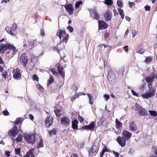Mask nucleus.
<instances>
[{
	"label": "nucleus",
	"instance_id": "obj_1",
	"mask_svg": "<svg viewBox=\"0 0 157 157\" xmlns=\"http://www.w3.org/2000/svg\"><path fill=\"white\" fill-rule=\"evenodd\" d=\"M149 89L145 94H141L142 98L145 99H148L151 98L155 95V90L152 86L148 87Z\"/></svg>",
	"mask_w": 157,
	"mask_h": 157
},
{
	"label": "nucleus",
	"instance_id": "obj_2",
	"mask_svg": "<svg viewBox=\"0 0 157 157\" xmlns=\"http://www.w3.org/2000/svg\"><path fill=\"white\" fill-rule=\"evenodd\" d=\"M155 78V74L154 73H151L148 76L145 77V79L147 83V87L152 86Z\"/></svg>",
	"mask_w": 157,
	"mask_h": 157
},
{
	"label": "nucleus",
	"instance_id": "obj_3",
	"mask_svg": "<svg viewBox=\"0 0 157 157\" xmlns=\"http://www.w3.org/2000/svg\"><path fill=\"white\" fill-rule=\"evenodd\" d=\"M57 35L59 37L60 39L64 37L62 40L61 42H65L66 43L67 41L69 35L68 34H66L65 32L64 31L59 29L57 33Z\"/></svg>",
	"mask_w": 157,
	"mask_h": 157
},
{
	"label": "nucleus",
	"instance_id": "obj_4",
	"mask_svg": "<svg viewBox=\"0 0 157 157\" xmlns=\"http://www.w3.org/2000/svg\"><path fill=\"white\" fill-rule=\"evenodd\" d=\"M135 110L138 111V114L140 116H145L147 114L146 110L137 103H136Z\"/></svg>",
	"mask_w": 157,
	"mask_h": 157
},
{
	"label": "nucleus",
	"instance_id": "obj_5",
	"mask_svg": "<svg viewBox=\"0 0 157 157\" xmlns=\"http://www.w3.org/2000/svg\"><path fill=\"white\" fill-rule=\"evenodd\" d=\"M24 138L26 141L31 144H33L35 141V136L33 134H25Z\"/></svg>",
	"mask_w": 157,
	"mask_h": 157
},
{
	"label": "nucleus",
	"instance_id": "obj_6",
	"mask_svg": "<svg viewBox=\"0 0 157 157\" xmlns=\"http://www.w3.org/2000/svg\"><path fill=\"white\" fill-rule=\"evenodd\" d=\"M17 25L14 23L12 25L11 28L9 26H6L5 28V30L8 33L12 36H15V34L13 32L17 29Z\"/></svg>",
	"mask_w": 157,
	"mask_h": 157
},
{
	"label": "nucleus",
	"instance_id": "obj_7",
	"mask_svg": "<svg viewBox=\"0 0 157 157\" xmlns=\"http://www.w3.org/2000/svg\"><path fill=\"white\" fill-rule=\"evenodd\" d=\"M13 77L15 80H19L21 79V74L20 70L18 68H14L13 70Z\"/></svg>",
	"mask_w": 157,
	"mask_h": 157
},
{
	"label": "nucleus",
	"instance_id": "obj_8",
	"mask_svg": "<svg viewBox=\"0 0 157 157\" xmlns=\"http://www.w3.org/2000/svg\"><path fill=\"white\" fill-rule=\"evenodd\" d=\"M89 11L90 13V17H91L96 20H98L99 19V15L97 12L96 8L90 9L89 10Z\"/></svg>",
	"mask_w": 157,
	"mask_h": 157
},
{
	"label": "nucleus",
	"instance_id": "obj_9",
	"mask_svg": "<svg viewBox=\"0 0 157 157\" xmlns=\"http://www.w3.org/2000/svg\"><path fill=\"white\" fill-rule=\"evenodd\" d=\"M107 78L110 82H114L116 80V76L114 72L111 70L109 71L108 74Z\"/></svg>",
	"mask_w": 157,
	"mask_h": 157
},
{
	"label": "nucleus",
	"instance_id": "obj_10",
	"mask_svg": "<svg viewBox=\"0 0 157 157\" xmlns=\"http://www.w3.org/2000/svg\"><path fill=\"white\" fill-rule=\"evenodd\" d=\"M126 139L123 137L119 136L117 139V141L119 144L122 147H124L126 144Z\"/></svg>",
	"mask_w": 157,
	"mask_h": 157
},
{
	"label": "nucleus",
	"instance_id": "obj_11",
	"mask_svg": "<svg viewBox=\"0 0 157 157\" xmlns=\"http://www.w3.org/2000/svg\"><path fill=\"white\" fill-rule=\"evenodd\" d=\"M11 47H9L8 48V49L9 50L7 52H6V54H11L10 56L11 57L13 56L14 55H15V53L17 52L18 51L16 50V48L14 46L12 45H11Z\"/></svg>",
	"mask_w": 157,
	"mask_h": 157
},
{
	"label": "nucleus",
	"instance_id": "obj_12",
	"mask_svg": "<svg viewBox=\"0 0 157 157\" xmlns=\"http://www.w3.org/2000/svg\"><path fill=\"white\" fill-rule=\"evenodd\" d=\"M18 134V130L17 127L15 126L13 128L10 130L8 132V134L10 136L13 137L16 136V135Z\"/></svg>",
	"mask_w": 157,
	"mask_h": 157
},
{
	"label": "nucleus",
	"instance_id": "obj_13",
	"mask_svg": "<svg viewBox=\"0 0 157 157\" xmlns=\"http://www.w3.org/2000/svg\"><path fill=\"white\" fill-rule=\"evenodd\" d=\"M95 123L92 122L90 124L88 125H85L82 127V129H86L87 130L93 131L94 130L95 126Z\"/></svg>",
	"mask_w": 157,
	"mask_h": 157
},
{
	"label": "nucleus",
	"instance_id": "obj_14",
	"mask_svg": "<svg viewBox=\"0 0 157 157\" xmlns=\"http://www.w3.org/2000/svg\"><path fill=\"white\" fill-rule=\"evenodd\" d=\"M20 60L25 67H26V65L28 63V60L25 53H23L21 55L20 57Z\"/></svg>",
	"mask_w": 157,
	"mask_h": 157
},
{
	"label": "nucleus",
	"instance_id": "obj_15",
	"mask_svg": "<svg viewBox=\"0 0 157 157\" xmlns=\"http://www.w3.org/2000/svg\"><path fill=\"white\" fill-rule=\"evenodd\" d=\"M99 29H105L107 28V25L103 21H98Z\"/></svg>",
	"mask_w": 157,
	"mask_h": 157
},
{
	"label": "nucleus",
	"instance_id": "obj_16",
	"mask_svg": "<svg viewBox=\"0 0 157 157\" xmlns=\"http://www.w3.org/2000/svg\"><path fill=\"white\" fill-rule=\"evenodd\" d=\"M60 122L62 124L65 126H67L69 124L70 120L68 117H64L61 119Z\"/></svg>",
	"mask_w": 157,
	"mask_h": 157
},
{
	"label": "nucleus",
	"instance_id": "obj_17",
	"mask_svg": "<svg viewBox=\"0 0 157 157\" xmlns=\"http://www.w3.org/2000/svg\"><path fill=\"white\" fill-rule=\"evenodd\" d=\"M11 47L10 44H0V53H3L6 50H8L9 47Z\"/></svg>",
	"mask_w": 157,
	"mask_h": 157
},
{
	"label": "nucleus",
	"instance_id": "obj_18",
	"mask_svg": "<svg viewBox=\"0 0 157 157\" xmlns=\"http://www.w3.org/2000/svg\"><path fill=\"white\" fill-rule=\"evenodd\" d=\"M53 118L51 116L47 117L45 121V125L46 127H48L51 125L53 122Z\"/></svg>",
	"mask_w": 157,
	"mask_h": 157
},
{
	"label": "nucleus",
	"instance_id": "obj_19",
	"mask_svg": "<svg viewBox=\"0 0 157 157\" xmlns=\"http://www.w3.org/2000/svg\"><path fill=\"white\" fill-rule=\"evenodd\" d=\"M66 10L70 15L73 14L74 9L72 6L71 4H67L65 6Z\"/></svg>",
	"mask_w": 157,
	"mask_h": 157
},
{
	"label": "nucleus",
	"instance_id": "obj_20",
	"mask_svg": "<svg viewBox=\"0 0 157 157\" xmlns=\"http://www.w3.org/2000/svg\"><path fill=\"white\" fill-rule=\"evenodd\" d=\"M122 134L124 137H125V139H126L127 140H128L129 139L132 135V133H131L125 130L123 131Z\"/></svg>",
	"mask_w": 157,
	"mask_h": 157
},
{
	"label": "nucleus",
	"instance_id": "obj_21",
	"mask_svg": "<svg viewBox=\"0 0 157 157\" xmlns=\"http://www.w3.org/2000/svg\"><path fill=\"white\" fill-rule=\"evenodd\" d=\"M63 68L61 65L59 64L57 68L59 73L63 78L65 77V72L63 70Z\"/></svg>",
	"mask_w": 157,
	"mask_h": 157
},
{
	"label": "nucleus",
	"instance_id": "obj_22",
	"mask_svg": "<svg viewBox=\"0 0 157 157\" xmlns=\"http://www.w3.org/2000/svg\"><path fill=\"white\" fill-rule=\"evenodd\" d=\"M129 130L131 131H135L137 130V127L134 122L132 121L130 123Z\"/></svg>",
	"mask_w": 157,
	"mask_h": 157
},
{
	"label": "nucleus",
	"instance_id": "obj_23",
	"mask_svg": "<svg viewBox=\"0 0 157 157\" xmlns=\"http://www.w3.org/2000/svg\"><path fill=\"white\" fill-rule=\"evenodd\" d=\"M112 14L110 12H107L104 15V17L106 21H109L111 19Z\"/></svg>",
	"mask_w": 157,
	"mask_h": 157
},
{
	"label": "nucleus",
	"instance_id": "obj_24",
	"mask_svg": "<svg viewBox=\"0 0 157 157\" xmlns=\"http://www.w3.org/2000/svg\"><path fill=\"white\" fill-rule=\"evenodd\" d=\"M34 150L33 149H31L24 156V157H34L33 155Z\"/></svg>",
	"mask_w": 157,
	"mask_h": 157
},
{
	"label": "nucleus",
	"instance_id": "obj_25",
	"mask_svg": "<svg viewBox=\"0 0 157 157\" xmlns=\"http://www.w3.org/2000/svg\"><path fill=\"white\" fill-rule=\"evenodd\" d=\"M78 123V121L77 120H75L72 121V128L73 129H75L77 128Z\"/></svg>",
	"mask_w": 157,
	"mask_h": 157
},
{
	"label": "nucleus",
	"instance_id": "obj_26",
	"mask_svg": "<svg viewBox=\"0 0 157 157\" xmlns=\"http://www.w3.org/2000/svg\"><path fill=\"white\" fill-rule=\"evenodd\" d=\"M116 124L117 128L120 129L122 127V124L117 119L116 120Z\"/></svg>",
	"mask_w": 157,
	"mask_h": 157
},
{
	"label": "nucleus",
	"instance_id": "obj_27",
	"mask_svg": "<svg viewBox=\"0 0 157 157\" xmlns=\"http://www.w3.org/2000/svg\"><path fill=\"white\" fill-rule=\"evenodd\" d=\"M118 11L120 15L121 16V18L122 19H124V15L123 10L121 8H118Z\"/></svg>",
	"mask_w": 157,
	"mask_h": 157
},
{
	"label": "nucleus",
	"instance_id": "obj_28",
	"mask_svg": "<svg viewBox=\"0 0 157 157\" xmlns=\"http://www.w3.org/2000/svg\"><path fill=\"white\" fill-rule=\"evenodd\" d=\"M34 64L35 63L32 61L30 62L29 63L28 66V68L30 70H31L33 69L34 67Z\"/></svg>",
	"mask_w": 157,
	"mask_h": 157
},
{
	"label": "nucleus",
	"instance_id": "obj_29",
	"mask_svg": "<svg viewBox=\"0 0 157 157\" xmlns=\"http://www.w3.org/2000/svg\"><path fill=\"white\" fill-rule=\"evenodd\" d=\"M54 112L57 117H59L62 111L60 109H56L54 110Z\"/></svg>",
	"mask_w": 157,
	"mask_h": 157
},
{
	"label": "nucleus",
	"instance_id": "obj_30",
	"mask_svg": "<svg viewBox=\"0 0 157 157\" xmlns=\"http://www.w3.org/2000/svg\"><path fill=\"white\" fill-rule=\"evenodd\" d=\"M87 94L89 98L90 103L91 105H92L93 101V96L91 94Z\"/></svg>",
	"mask_w": 157,
	"mask_h": 157
},
{
	"label": "nucleus",
	"instance_id": "obj_31",
	"mask_svg": "<svg viewBox=\"0 0 157 157\" xmlns=\"http://www.w3.org/2000/svg\"><path fill=\"white\" fill-rule=\"evenodd\" d=\"M22 136L21 134H19L18 136L15 139V140L17 142H21L22 141Z\"/></svg>",
	"mask_w": 157,
	"mask_h": 157
},
{
	"label": "nucleus",
	"instance_id": "obj_32",
	"mask_svg": "<svg viewBox=\"0 0 157 157\" xmlns=\"http://www.w3.org/2000/svg\"><path fill=\"white\" fill-rule=\"evenodd\" d=\"M90 150H91L93 153H95L96 152V151L98 150L97 147L96 146L94 145L92 147L90 148Z\"/></svg>",
	"mask_w": 157,
	"mask_h": 157
},
{
	"label": "nucleus",
	"instance_id": "obj_33",
	"mask_svg": "<svg viewBox=\"0 0 157 157\" xmlns=\"http://www.w3.org/2000/svg\"><path fill=\"white\" fill-rule=\"evenodd\" d=\"M2 75L5 79L8 78V72L6 71L3 72L2 74Z\"/></svg>",
	"mask_w": 157,
	"mask_h": 157
},
{
	"label": "nucleus",
	"instance_id": "obj_34",
	"mask_svg": "<svg viewBox=\"0 0 157 157\" xmlns=\"http://www.w3.org/2000/svg\"><path fill=\"white\" fill-rule=\"evenodd\" d=\"M34 42L31 41L29 43V45L28 46V48L29 49H32L34 47Z\"/></svg>",
	"mask_w": 157,
	"mask_h": 157
},
{
	"label": "nucleus",
	"instance_id": "obj_35",
	"mask_svg": "<svg viewBox=\"0 0 157 157\" xmlns=\"http://www.w3.org/2000/svg\"><path fill=\"white\" fill-rule=\"evenodd\" d=\"M108 151V149L106 147H105L102 150L101 152L100 153V157H102V156L105 153L106 151Z\"/></svg>",
	"mask_w": 157,
	"mask_h": 157
},
{
	"label": "nucleus",
	"instance_id": "obj_36",
	"mask_svg": "<svg viewBox=\"0 0 157 157\" xmlns=\"http://www.w3.org/2000/svg\"><path fill=\"white\" fill-rule=\"evenodd\" d=\"M152 60V58L150 57H147L145 60V62L147 63H151Z\"/></svg>",
	"mask_w": 157,
	"mask_h": 157
},
{
	"label": "nucleus",
	"instance_id": "obj_37",
	"mask_svg": "<svg viewBox=\"0 0 157 157\" xmlns=\"http://www.w3.org/2000/svg\"><path fill=\"white\" fill-rule=\"evenodd\" d=\"M22 121V118H17L16 121H15V124H18L20 123Z\"/></svg>",
	"mask_w": 157,
	"mask_h": 157
},
{
	"label": "nucleus",
	"instance_id": "obj_38",
	"mask_svg": "<svg viewBox=\"0 0 157 157\" xmlns=\"http://www.w3.org/2000/svg\"><path fill=\"white\" fill-rule=\"evenodd\" d=\"M82 3V1H80L78 2H77L75 4V6L76 9L78 8L79 6L81 5Z\"/></svg>",
	"mask_w": 157,
	"mask_h": 157
},
{
	"label": "nucleus",
	"instance_id": "obj_39",
	"mask_svg": "<svg viewBox=\"0 0 157 157\" xmlns=\"http://www.w3.org/2000/svg\"><path fill=\"white\" fill-rule=\"evenodd\" d=\"M117 4L118 7H119L121 8L123 6V3L121 1V0H117Z\"/></svg>",
	"mask_w": 157,
	"mask_h": 157
},
{
	"label": "nucleus",
	"instance_id": "obj_40",
	"mask_svg": "<svg viewBox=\"0 0 157 157\" xmlns=\"http://www.w3.org/2000/svg\"><path fill=\"white\" fill-rule=\"evenodd\" d=\"M149 112L151 116H156L157 115V113L155 111L149 110Z\"/></svg>",
	"mask_w": 157,
	"mask_h": 157
},
{
	"label": "nucleus",
	"instance_id": "obj_41",
	"mask_svg": "<svg viewBox=\"0 0 157 157\" xmlns=\"http://www.w3.org/2000/svg\"><path fill=\"white\" fill-rule=\"evenodd\" d=\"M105 3L108 5H111L113 2L111 0H105Z\"/></svg>",
	"mask_w": 157,
	"mask_h": 157
},
{
	"label": "nucleus",
	"instance_id": "obj_42",
	"mask_svg": "<svg viewBox=\"0 0 157 157\" xmlns=\"http://www.w3.org/2000/svg\"><path fill=\"white\" fill-rule=\"evenodd\" d=\"M49 132L50 136H51L52 135H55L56 134V131L55 129H53L52 130L49 131Z\"/></svg>",
	"mask_w": 157,
	"mask_h": 157
},
{
	"label": "nucleus",
	"instance_id": "obj_43",
	"mask_svg": "<svg viewBox=\"0 0 157 157\" xmlns=\"http://www.w3.org/2000/svg\"><path fill=\"white\" fill-rule=\"evenodd\" d=\"M48 81L49 84H51L53 82L54 79L53 78L52 76H50Z\"/></svg>",
	"mask_w": 157,
	"mask_h": 157
},
{
	"label": "nucleus",
	"instance_id": "obj_44",
	"mask_svg": "<svg viewBox=\"0 0 157 157\" xmlns=\"http://www.w3.org/2000/svg\"><path fill=\"white\" fill-rule=\"evenodd\" d=\"M144 52V49L141 48H139L137 49V52L138 53L142 54Z\"/></svg>",
	"mask_w": 157,
	"mask_h": 157
},
{
	"label": "nucleus",
	"instance_id": "obj_45",
	"mask_svg": "<svg viewBox=\"0 0 157 157\" xmlns=\"http://www.w3.org/2000/svg\"><path fill=\"white\" fill-rule=\"evenodd\" d=\"M36 86L41 92H43L44 91V89L43 88L42 86L40 84H37L36 85Z\"/></svg>",
	"mask_w": 157,
	"mask_h": 157
},
{
	"label": "nucleus",
	"instance_id": "obj_46",
	"mask_svg": "<svg viewBox=\"0 0 157 157\" xmlns=\"http://www.w3.org/2000/svg\"><path fill=\"white\" fill-rule=\"evenodd\" d=\"M132 37H134L137 35V32L135 29H132Z\"/></svg>",
	"mask_w": 157,
	"mask_h": 157
},
{
	"label": "nucleus",
	"instance_id": "obj_47",
	"mask_svg": "<svg viewBox=\"0 0 157 157\" xmlns=\"http://www.w3.org/2000/svg\"><path fill=\"white\" fill-rule=\"evenodd\" d=\"M51 71L52 72L53 74L56 76L58 75V73L56 71V70L53 68L51 69Z\"/></svg>",
	"mask_w": 157,
	"mask_h": 157
},
{
	"label": "nucleus",
	"instance_id": "obj_48",
	"mask_svg": "<svg viewBox=\"0 0 157 157\" xmlns=\"http://www.w3.org/2000/svg\"><path fill=\"white\" fill-rule=\"evenodd\" d=\"M67 29L71 33H72L73 31V28L71 26H69L67 27Z\"/></svg>",
	"mask_w": 157,
	"mask_h": 157
},
{
	"label": "nucleus",
	"instance_id": "obj_49",
	"mask_svg": "<svg viewBox=\"0 0 157 157\" xmlns=\"http://www.w3.org/2000/svg\"><path fill=\"white\" fill-rule=\"evenodd\" d=\"M21 149L20 148H15V153L20 155V152Z\"/></svg>",
	"mask_w": 157,
	"mask_h": 157
},
{
	"label": "nucleus",
	"instance_id": "obj_50",
	"mask_svg": "<svg viewBox=\"0 0 157 157\" xmlns=\"http://www.w3.org/2000/svg\"><path fill=\"white\" fill-rule=\"evenodd\" d=\"M103 97L104 98L105 100L107 101L109 98V95H107L105 94L104 95Z\"/></svg>",
	"mask_w": 157,
	"mask_h": 157
},
{
	"label": "nucleus",
	"instance_id": "obj_51",
	"mask_svg": "<svg viewBox=\"0 0 157 157\" xmlns=\"http://www.w3.org/2000/svg\"><path fill=\"white\" fill-rule=\"evenodd\" d=\"M2 113L4 116H8L9 114V112L7 110H5L3 111Z\"/></svg>",
	"mask_w": 157,
	"mask_h": 157
},
{
	"label": "nucleus",
	"instance_id": "obj_52",
	"mask_svg": "<svg viewBox=\"0 0 157 157\" xmlns=\"http://www.w3.org/2000/svg\"><path fill=\"white\" fill-rule=\"evenodd\" d=\"M124 71V68L123 67H122L121 68V69L119 70L118 71V73L119 74H122L123 72Z\"/></svg>",
	"mask_w": 157,
	"mask_h": 157
},
{
	"label": "nucleus",
	"instance_id": "obj_53",
	"mask_svg": "<svg viewBox=\"0 0 157 157\" xmlns=\"http://www.w3.org/2000/svg\"><path fill=\"white\" fill-rule=\"evenodd\" d=\"M33 79L35 81H38V77L35 74L33 75Z\"/></svg>",
	"mask_w": 157,
	"mask_h": 157
},
{
	"label": "nucleus",
	"instance_id": "obj_54",
	"mask_svg": "<svg viewBox=\"0 0 157 157\" xmlns=\"http://www.w3.org/2000/svg\"><path fill=\"white\" fill-rule=\"evenodd\" d=\"M131 92L133 95L135 96L136 97H139L138 94L136 93V92L134 90H132Z\"/></svg>",
	"mask_w": 157,
	"mask_h": 157
},
{
	"label": "nucleus",
	"instance_id": "obj_55",
	"mask_svg": "<svg viewBox=\"0 0 157 157\" xmlns=\"http://www.w3.org/2000/svg\"><path fill=\"white\" fill-rule=\"evenodd\" d=\"M38 145L39 147H43V144L42 141L41 140Z\"/></svg>",
	"mask_w": 157,
	"mask_h": 157
},
{
	"label": "nucleus",
	"instance_id": "obj_56",
	"mask_svg": "<svg viewBox=\"0 0 157 157\" xmlns=\"http://www.w3.org/2000/svg\"><path fill=\"white\" fill-rule=\"evenodd\" d=\"M86 95V94L84 92H80L79 93V95H76L77 96V98H78L79 95Z\"/></svg>",
	"mask_w": 157,
	"mask_h": 157
},
{
	"label": "nucleus",
	"instance_id": "obj_57",
	"mask_svg": "<svg viewBox=\"0 0 157 157\" xmlns=\"http://www.w3.org/2000/svg\"><path fill=\"white\" fill-rule=\"evenodd\" d=\"M128 4L129 5V7L130 8H132L134 6H135V4L134 3H133V2H129V3Z\"/></svg>",
	"mask_w": 157,
	"mask_h": 157
},
{
	"label": "nucleus",
	"instance_id": "obj_58",
	"mask_svg": "<svg viewBox=\"0 0 157 157\" xmlns=\"http://www.w3.org/2000/svg\"><path fill=\"white\" fill-rule=\"evenodd\" d=\"M113 153L115 155V157H119V153H118L115 152V151H113Z\"/></svg>",
	"mask_w": 157,
	"mask_h": 157
},
{
	"label": "nucleus",
	"instance_id": "obj_59",
	"mask_svg": "<svg viewBox=\"0 0 157 157\" xmlns=\"http://www.w3.org/2000/svg\"><path fill=\"white\" fill-rule=\"evenodd\" d=\"M144 8L146 11H149L150 10V7L149 6H145L144 7Z\"/></svg>",
	"mask_w": 157,
	"mask_h": 157
},
{
	"label": "nucleus",
	"instance_id": "obj_60",
	"mask_svg": "<svg viewBox=\"0 0 157 157\" xmlns=\"http://www.w3.org/2000/svg\"><path fill=\"white\" fill-rule=\"evenodd\" d=\"M78 119L80 122L81 123L83 122L84 120V118L80 117H78Z\"/></svg>",
	"mask_w": 157,
	"mask_h": 157
},
{
	"label": "nucleus",
	"instance_id": "obj_61",
	"mask_svg": "<svg viewBox=\"0 0 157 157\" xmlns=\"http://www.w3.org/2000/svg\"><path fill=\"white\" fill-rule=\"evenodd\" d=\"M88 152L89 155V156L92 155L93 154V153L92 151L91 150H90V149H89L88 150Z\"/></svg>",
	"mask_w": 157,
	"mask_h": 157
},
{
	"label": "nucleus",
	"instance_id": "obj_62",
	"mask_svg": "<svg viewBox=\"0 0 157 157\" xmlns=\"http://www.w3.org/2000/svg\"><path fill=\"white\" fill-rule=\"evenodd\" d=\"M71 157H79L78 155L76 153L72 154Z\"/></svg>",
	"mask_w": 157,
	"mask_h": 157
},
{
	"label": "nucleus",
	"instance_id": "obj_63",
	"mask_svg": "<svg viewBox=\"0 0 157 157\" xmlns=\"http://www.w3.org/2000/svg\"><path fill=\"white\" fill-rule=\"evenodd\" d=\"M104 38L105 39L109 37V34L107 33H105L104 35Z\"/></svg>",
	"mask_w": 157,
	"mask_h": 157
},
{
	"label": "nucleus",
	"instance_id": "obj_64",
	"mask_svg": "<svg viewBox=\"0 0 157 157\" xmlns=\"http://www.w3.org/2000/svg\"><path fill=\"white\" fill-rule=\"evenodd\" d=\"M5 155L7 157H9L10 155V153L9 151H6Z\"/></svg>",
	"mask_w": 157,
	"mask_h": 157
}]
</instances>
